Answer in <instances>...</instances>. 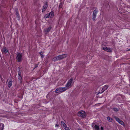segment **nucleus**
<instances>
[{
	"mask_svg": "<svg viewBox=\"0 0 130 130\" xmlns=\"http://www.w3.org/2000/svg\"><path fill=\"white\" fill-rule=\"evenodd\" d=\"M67 56V55L66 54H63L62 55H59L54 58H53V60L54 61L60 60L66 58Z\"/></svg>",
	"mask_w": 130,
	"mask_h": 130,
	"instance_id": "obj_1",
	"label": "nucleus"
},
{
	"mask_svg": "<svg viewBox=\"0 0 130 130\" xmlns=\"http://www.w3.org/2000/svg\"><path fill=\"white\" fill-rule=\"evenodd\" d=\"M73 79L71 78L68 81L65 86L67 87L68 89L72 87L73 83Z\"/></svg>",
	"mask_w": 130,
	"mask_h": 130,
	"instance_id": "obj_2",
	"label": "nucleus"
},
{
	"mask_svg": "<svg viewBox=\"0 0 130 130\" xmlns=\"http://www.w3.org/2000/svg\"><path fill=\"white\" fill-rule=\"evenodd\" d=\"M78 115L79 116L83 118L85 117L86 116L85 112L83 110L79 111L78 113Z\"/></svg>",
	"mask_w": 130,
	"mask_h": 130,
	"instance_id": "obj_3",
	"label": "nucleus"
},
{
	"mask_svg": "<svg viewBox=\"0 0 130 130\" xmlns=\"http://www.w3.org/2000/svg\"><path fill=\"white\" fill-rule=\"evenodd\" d=\"M22 54L21 53H19L17 54L16 59L18 62H21L22 59Z\"/></svg>",
	"mask_w": 130,
	"mask_h": 130,
	"instance_id": "obj_4",
	"label": "nucleus"
},
{
	"mask_svg": "<svg viewBox=\"0 0 130 130\" xmlns=\"http://www.w3.org/2000/svg\"><path fill=\"white\" fill-rule=\"evenodd\" d=\"M19 71H18V77L19 79V81L20 83H22V78L21 75V73L20 68H19Z\"/></svg>",
	"mask_w": 130,
	"mask_h": 130,
	"instance_id": "obj_5",
	"label": "nucleus"
},
{
	"mask_svg": "<svg viewBox=\"0 0 130 130\" xmlns=\"http://www.w3.org/2000/svg\"><path fill=\"white\" fill-rule=\"evenodd\" d=\"M108 87L107 86H104L103 88H102V90H101V91L99 90V92H98V94L102 93L104 91L106 90L108 88Z\"/></svg>",
	"mask_w": 130,
	"mask_h": 130,
	"instance_id": "obj_6",
	"label": "nucleus"
},
{
	"mask_svg": "<svg viewBox=\"0 0 130 130\" xmlns=\"http://www.w3.org/2000/svg\"><path fill=\"white\" fill-rule=\"evenodd\" d=\"M97 123L95 122H93L92 124V126L95 130H98V125Z\"/></svg>",
	"mask_w": 130,
	"mask_h": 130,
	"instance_id": "obj_7",
	"label": "nucleus"
},
{
	"mask_svg": "<svg viewBox=\"0 0 130 130\" xmlns=\"http://www.w3.org/2000/svg\"><path fill=\"white\" fill-rule=\"evenodd\" d=\"M115 118L116 120L120 124L123 125V126H124V123L122 121L117 117H115Z\"/></svg>",
	"mask_w": 130,
	"mask_h": 130,
	"instance_id": "obj_8",
	"label": "nucleus"
},
{
	"mask_svg": "<svg viewBox=\"0 0 130 130\" xmlns=\"http://www.w3.org/2000/svg\"><path fill=\"white\" fill-rule=\"evenodd\" d=\"M48 7V5L47 2L44 3L42 9V12H43L46 10Z\"/></svg>",
	"mask_w": 130,
	"mask_h": 130,
	"instance_id": "obj_9",
	"label": "nucleus"
},
{
	"mask_svg": "<svg viewBox=\"0 0 130 130\" xmlns=\"http://www.w3.org/2000/svg\"><path fill=\"white\" fill-rule=\"evenodd\" d=\"M103 49L105 51L109 52H111L112 50V49L111 48L106 47H104Z\"/></svg>",
	"mask_w": 130,
	"mask_h": 130,
	"instance_id": "obj_10",
	"label": "nucleus"
},
{
	"mask_svg": "<svg viewBox=\"0 0 130 130\" xmlns=\"http://www.w3.org/2000/svg\"><path fill=\"white\" fill-rule=\"evenodd\" d=\"M97 12L95 10H94L93 12V20H95V17H96Z\"/></svg>",
	"mask_w": 130,
	"mask_h": 130,
	"instance_id": "obj_11",
	"label": "nucleus"
},
{
	"mask_svg": "<svg viewBox=\"0 0 130 130\" xmlns=\"http://www.w3.org/2000/svg\"><path fill=\"white\" fill-rule=\"evenodd\" d=\"M52 28L50 26L48 27L47 28H46L44 29V31L45 34L49 32Z\"/></svg>",
	"mask_w": 130,
	"mask_h": 130,
	"instance_id": "obj_12",
	"label": "nucleus"
},
{
	"mask_svg": "<svg viewBox=\"0 0 130 130\" xmlns=\"http://www.w3.org/2000/svg\"><path fill=\"white\" fill-rule=\"evenodd\" d=\"M9 82L8 83V87H10L12 84V81L11 79L9 80Z\"/></svg>",
	"mask_w": 130,
	"mask_h": 130,
	"instance_id": "obj_13",
	"label": "nucleus"
},
{
	"mask_svg": "<svg viewBox=\"0 0 130 130\" xmlns=\"http://www.w3.org/2000/svg\"><path fill=\"white\" fill-rule=\"evenodd\" d=\"M60 88L61 92H63L68 89L66 87H60Z\"/></svg>",
	"mask_w": 130,
	"mask_h": 130,
	"instance_id": "obj_14",
	"label": "nucleus"
},
{
	"mask_svg": "<svg viewBox=\"0 0 130 130\" xmlns=\"http://www.w3.org/2000/svg\"><path fill=\"white\" fill-rule=\"evenodd\" d=\"M60 92H61V91L60 87L56 89L55 91V92L57 93Z\"/></svg>",
	"mask_w": 130,
	"mask_h": 130,
	"instance_id": "obj_15",
	"label": "nucleus"
},
{
	"mask_svg": "<svg viewBox=\"0 0 130 130\" xmlns=\"http://www.w3.org/2000/svg\"><path fill=\"white\" fill-rule=\"evenodd\" d=\"M4 127V124L3 123H0V130H3Z\"/></svg>",
	"mask_w": 130,
	"mask_h": 130,
	"instance_id": "obj_16",
	"label": "nucleus"
},
{
	"mask_svg": "<svg viewBox=\"0 0 130 130\" xmlns=\"http://www.w3.org/2000/svg\"><path fill=\"white\" fill-rule=\"evenodd\" d=\"M107 119L110 122H113V119L109 117H107Z\"/></svg>",
	"mask_w": 130,
	"mask_h": 130,
	"instance_id": "obj_17",
	"label": "nucleus"
},
{
	"mask_svg": "<svg viewBox=\"0 0 130 130\" xmlns=\"http://www.w3.org/2000/svg\"><path fill=\"white\" fill-rule=\"evenodd\" d=\"M2 52L6 54L8 50L6 47H4L3 49Z\"/></svg>",
	"mask_w": 130,
	"mask_h": 130,
	"instance_id": "obj_18",
	"label": "nucleus"
},
{
	"mask_svg": "<svg viewBox=\"0 0 130 130\" xmlns=\"http://www.w3.org/2000/svg\"><path fill=\"white\" fill-rule=\"evenodd\" d=\"M61 124L62 126H63L64 127V128L66 127L67 126L66 124H65L63 121H61Z\"/></svg>",
	"mask_w": 130,
	"mask_h": 130,
	"instance_id": "obj_19",
	"label": "nucleus"
},
{
	"mask_svg": "<svg viewBox=\"0 0 130 130\" xmlns=\"http://www.w3.org/2000/svg\"><path fill=\"white\" fill-rule=\"evenodd\" d=\"M54 13L53 12H51L49 13L50 18H52L54 15Z\"/></svg>",
	"mask_w": 130,
	"mask_h": 130,
	"instance_id": "obj_20",
	"label": "nucleus"
},
{
	"mask_svg": "<svg viewBox=\"0 0 130 130\" xmlns=\"http://www.w3.org/2000/svg\"><path fill=\"white\" fill-rule=\"evenodd\" d=\"M63 4L62 3H61L59 5V8H61L63 6Z\"/></svg>",
	"mask_w": 130,
	"mask_h": 130,
	"instance_id": "obj_21",
	"label": "nucleus"
},
{
	"mask_svg": "<svg viewBox=\"0 0 130 130\" xmlns=\"http://www.w3.org/2000/svg\"><path fill=\"white\" fill-rule=\"evenodd\" d=\"M40 55L41 56L42 58H43L44 57V55H43V53L42 52H41L40 53Z\"/></svg>",
	"mask_w": 130,
	"mask_h": 130,
	"instance_id": "obj_22",
	"label": "nucleus"
},
{
	"mask_svg": "<svg viewBox=\"0 0 130 130\" xmlns=\"http://www.w3.org/2000/svg\"><path fill=\"white\" fill-rule=\"evenodd\" d=\"M16 14L17 17H19V15L18 11H16Z\"/></svg>",
	"mask_w": 130,
	"mask_h": 130,
	"instance_id": "obj_23",
	"label": "nucleus"
},
{
	"mask_svg": "<svg viewBox=\"0 0 130 130\" xmlns=\"http://www.w3.org/2000/svg\"><path fill=\"white\" fill-rule=\"evenodd\" d=\"M64 128L65 129V130H70L69 128L67 126L66 127Z\"/></svg>",
	"mask_w": 130,
	"mask_h": 130,
	"instance_id": "obj_24",
	"label": "nucleus"
},
{
	"mask_svg": "<svg viewBox=\"0 0 130 130\" xmlns=\"http://www.w3.org/2000/svg\"><path fill=\"white\" fill-rule=\"evenodd\" d=\"M115 111H118V109L116 108H114L113 109Z\"/></svg>",
	"mask_w": 130,
	"mask_h": 130,
	"instance_id": "obj_25",
	"label": "nucleus"
},
{
	"mask_svg": "<svg viewBox=\"0 0 130 130\" xmlns=\"http://www.w3.org/2000/svg\"><path fill=\"white\" fill-rule=\"evenodd\" d=\"M44 18H48V15H47L46 14L44 16Z\"/></svg>",
	"mask_w": 130,
	"mask_h": 130,
	"instance_id": "obj_26",
	"label": "nucleus"
},
{
	"mask_svg": "<svg viewBox=\"0 0 130 130\" xmlns=\"http://www.w3.org/2000/svg\"><path fill=\"white\" fill-rule=\"evenodd\" d=\"M58 126H59L57 124H56L55 125V126L56 127H58Z\"/></svg>",
	"mask_w": 130,
	"mask_h": 130,
	"instance_id": "obj_27",
	"label": "nucleus"
},
{
	"mask_svg": "<svg viewBox=\"0 0 130 130\" xmlns=\"http://www.w3.org/2000/svg\"><path fill=\"white\" fill-rule=\"evenodd\" d=\"M47 15H48V18H50V15H49V14H46Z\"/></svg>",
	"mask_w": 130,
	"mask_h": 130,
	"instance_id": "obj_28",
	"label": "nucleus"
},
{
	"mask_svg": "<svg viewBox=\"0 0 130 130\" xmlns=\"http://www.w3.org/2000/svg\"><path fill=\"white\" fill-rule=\"evenodd\" d=\"M101 130H103V127H101Z\"/></svg>",
	"mask_w": 130,
	"mask_h": 130,
	"instance_id": "obj_29",
	"label": "nucleus"
},
{
	"mask_svg": "<svg viewBox=\"0 0 130 130\" xmlns=\"http://www.w3.org/2000/svg\"><path fill=\"white\" fill-rule=\"evenodd\" d=\"M120 97H122V95H120V96L119 98H120Z\"/></svg>",
	"mask_w": 130,
	"mask_h": 130,
	"instance_id": "obj_30",
	"label": "nucleus"
},
{
	"mask_svg": "<svg viewBox=\"0 0 130 130\" xmlns=\"http://www.w3.org/2000/svg\"><path fill=\"white\" fill-rule=\"evenodd\" d=\"M78 130H81V129H78Z\"/></svg>",
	"mask_w": 130,
	"mask_h": 130,
	"instance_id": "obj_31",
	"label": "nucleus"
},
{
	"mask_svg": "<svg viewBox=\"0 0 130 130\" xmlns=\"http://www.w3.org/2000/svg\"><path fill=\"white\" fill-rule=\"evenodd\" d=\"M98 130L99 129V127H98Z\"/></svg>",
	"mask_w": 130,
	"mask_h": 130,
	"instance_id": "obj_32",
	"label": "nucleus"
},
{
	"mask_svg": "<svg viewBox=\"0 0 130 130\" xmlns=\"http://www.w3.org/2000/svg\"><path fill=\"white\" fill-rule=\"evenodd\" d=\"M16 0H15V1Z\"/></svg>",
	"mask_w": 130,
	"mask_h": 130,
	"instance_id": "obj_33",
	"label": "nucleus"
}]
</instances>
